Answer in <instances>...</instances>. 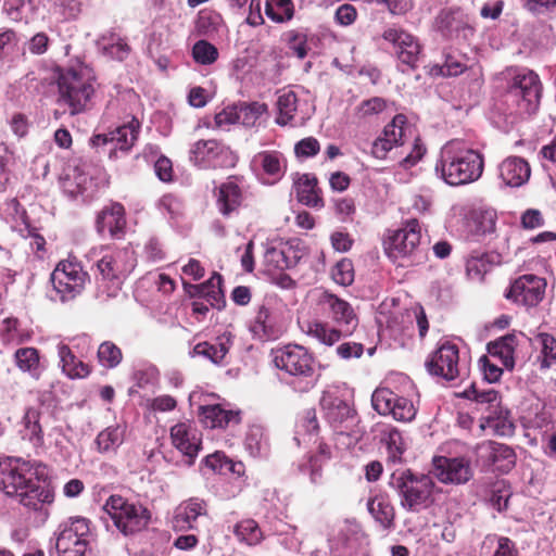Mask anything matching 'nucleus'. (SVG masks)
I'll return each mask as SVG.
<instances>
[{
    "instance_id": "39448f33",
    "label": "nucleus",
    "mask_w": 556,
    "mask_h": 556,
    "mask_svg": "<svg viewBox=\"0 0 556 556\" xmlns=\"http://www.w3.org/2000/svg\"><path fill=\"white\" fill-rule=\"evenodd\" d=\"M320 406L336 434L349 439L348 446L356 444L363 438L365 430L359 425V417L339 390L325 391L320 399Z\"/></svg>"
},
{
    "instance_id": "a18cd8bd",
    "label": "nucleus",
    "mask_w": 556,
    "mask_h": 556,
    "mask_svg": "<svg viewBox=\"0 0 556 556\" xmlns=\"http://www.w3.org/2000/svg\"><path fill=\"white\" fill-rule=\"evenodd\" d=\"M381 441L386 444L389 458L392 462H400L406 450V442L402 433L393 426H384L381 430Z\"/></svg>"
},
{
    "instance_id": "4be33fe9",
    "label": "nucleus",
    "mask_w": 556,
    "mask_h": 556,
    "mask_svg": "<svg viewBox=\"0 0 556 556\" xmlns=\"http://www.w3.org/2000/svg\"><path fill=\"white\" fill-rule=\"evenodd\" d=\"M139 129V122L132 119L129 124L116 127L106 134H98L91 138L94 147H109V155H116L117 150L128 151L135 143Z\"/></svg>"
},
{
    "instance_id": "6e6d98bb",
    "label": "nucleus",
    "mask_w": 556,
    "mask_h": 556,
    "mask_svg": "<svg viewBox=\"0 0 556 556\" xmlns=\"http://www.w3.org/2000/svg\"><path fill=\"white\" fill-rule=\"evenodd\" d=\"M235 534L240 541L245 542L248 545H256L263 540L262 530L252 519L240 521L235 527Z\"/></svg>"
},
{
    "instance_id": "9d476101",
    "label": "nucleus",
    "mask_w": 556,
    "mask_h": 556,
    "mask_svg": "<svg viewBox=\"0 0 556 556\" xmlns=\"http://www.w3.org/2000/svg\"><path fill=\"white\" fill-rule=\"evenodd\" d=\"M391 485L401 496V505L405 509L418 511L429 501L434 483L429 476H415L412 471L405 470L397 475L393 473Z\"/></svg>"
},
{
    "instance_id": "58836bf2",
    "label": "nucleus",
    "mask_w": 556,
    "mask_h": 556,
    "mask_svg": "<svg viewBox=\"0 0 556 556\" xmlns=\"http://www.w3.org/2000/svg\"><path fill=\"white\" fill-rule=\"evenodd\" d=\"M518 345L516 334H506L488 344V352L491 356L497 357L507 369L515 366V350Z\"/></svg>"
},
{
    "instance_id": "3c124183",
    "label": "nucleus",
    "mask_w": 556,
    "mask_h": 556,
    "mask_svg": "<svg viewBox=\"0 0 556 556\" xmlns=\"http://www.w3.org/2000/svg\"><path fill=\"white\" fill-rule=\"evenodd\" d=\"M464 396L472 400L480 405H485V412L501 404L498 392L493 388L479 389L476 384H471L464 391Z\"/></svg>"
},
{
    "instance_id": "09e8293b",
    "label": "nucleus",
    "mask_w": 556,
    "mask_h": 556,
    "mask_svg": "<svg viewBox=\"0 0 556 556\" xmlns=\"http://www.w3.org/2000/svg\"><path fill=\"white\" fill-rule=\"evenodd\" d=\"M330 456V447L320 442L318 445V454L311 456L307 463L300 466V470L309 476L312 483L317 484L321 479L323 462L329 459Z\"/></svg>"
},
{
    "instance_id": "dca6fc26",
    "label": "nucleus",
    "mask_w": 556,
    "mask_h": 556,
    "mask_svg": "<svg viewBox=\"0 0 556 556\" xmlns=\"http://www.w3.org/2000/svg\"><path fill=\"white\" fill-rule=\"evenodd\" d=\"M414 128L404 114H396L383 128L382 136L378 137L371 146V153L376 159H386L388 152L396 146H404L407 138L413 137Z\"/></svg>"
},
{
    "instance_id": "e433bc0d",
    "label": "nucleus",
    "mask_w": 556,
    "mask_h": 556,
    "mask_svg": "<svg viewBox=\"0 0 556 556\" xmlns=\"http://www.w3.org/2000/svg\"><path fill=\"white\" fill-rule=\"evenodd\" d=\"M296 198L302 204L319 208L324 206L317 179L308 174L302 175L295 182Z\"/></svg>"
},
{
    "instance_id": "bb28decb",
    "label": "nucleus",
    "mask_w": 556,
    "mask_h": 556,
    "mask_svg": "<svg viewBox=\"0 0 556 556\" xmlns=\"http://www.w3.org/2000/svg\"><path fill=\"white\" fill-rule=\"evenodd\" d=\"M61 187L67 197H81L84 201L91 199L96 191L93 179L80 167L68 168L61 178Z\"/></svg>"
},
{
    "instance_id": "9b49d317",
    "label": "nucleus",
    "mask_w": 556,
    "mask_h": 556,
    "mask_svg": "<svg viewBox=\"0 0 556 556\" xmlns=\"http://www.w3.org/2000/svg\"><path fill=\"white\" fill-rule=\"evenodd\" d=\"M88 279V273L76 258L60 261L50 277L55 292L54 299L61 302L74 300L84 291Z\"/></svg>"
},
{
    "instance_id": "bf43d9fd",
    "label": "nucleus",
    "mask_w": 556,
    "mask_h": 556,
    "mask_svg": "<svg viewBox=\"0 0 556 556\" xmlns=\"http://www.w3.org/2000/svg\"><path fill=\"white\" fill-rule=\"evenodd\" d=\"M277 543L289 553L300 552L302 541L296 535V528L292 526H283V529L277 530Z\"/></svg>"
},
{
    "instance_id": "052dcab7",
    "label": "nucleus",
    "mask_w": 556,
    "mask_h": 556,
    "mask_svg": "<svg viewBox=\"0 0 556 556\" xmlns=\"http://www.w3.org/2000/svg\"><path fill=\"white\" fill-rule=\"evenodd\" d=\"M332 279L340 286H350L354 280L353 264L350 260H341L332 269Z\"/></svg>"
},
{
    "instance_id": "a211bd4d",
    "label": "nucleus",
    "mask_w": 556,
    "mask_h": 556,
    "mask_svg": "<svg viewBox=\"0 0 556 556\" xmlns=\"http://www.w3.org/2000/svg\"><path fill=\"white\" fill-rule=\"evenodd\" d=\"M34 476L28 462L10 458L0 463V490L8 496L17 497Z\"/></svg>"
},
{
    "instance_id": "5701e85b",
    "label": "nucleus",
    "mask_w": 556,
    "mask_h": 556,
    "mask_svg": "<svg viewBox=\"0 0 556 556\" xmlns=\"http://www.w3.org/2000/svg\"><path fill=\"white\" fill-rule=\"evenodd\" d=\"M252 168L265 185L281 180L287 172V159L279 151H261L251 161Z\"/></svg>"
},
{
    "instance_id": "4468645a",
    "label": "nucleus",
    "mask_w": 556,
    "mask_h": 556,
    "mask_svg": "<svg viewBox=\"0 0 556 556\" xmlns=\"http://www.w3.org/2000/svg\"><path fill=\"white\" fill-rule=\"evenodd\" d=\"M250 331L263 341L278 339L285 331V318L280 305L271 299L261 304L251 321Z\"/></svg>"
},
{
    "instance_id": "f704fd0d",
    "label": "nucleus",
    "mask_w": 556,
    "mask_h": 556,
    "mask_svg": "<svg viewBox=\"0 0 556 556\" xmlns=\"http://www.w3.org/2000/svg\"><path fill=\"white\" fill-rule=\"evenodd\" d=\"M17 498L25 507L33 510H43L46 505H50L54 501V493L48 485L40 484L33 478Z\"/></svg>"
},
{
    "instance_id": "72a5a7b5",
    "label": "nucleus",
    "mask_w": 556,
    "mask_h": 556,
    "mask_svg": "<svg viewBox=\"0 0 556 556\" xmlns=\"http://www.w3.org/2000/svg\"><path fill=\"white\" fill-rule=\"evenodd\" d=\"M480 428L490 429L493 434L500 437H510L515 432V425L510 418L509 410L502 404L493 407L480 418Z\"/></svg>"
},
{
    "instance_id": "2f4dec72",
    "label": "nucleus",
    "mask_w": 556,
    "mask_h": 556,
    "mask_svg": "<svg viewBox=\"0 0 556 556\" xmlns=\"http://www.w3.org/2000/svg\"><path fill=\"white\" fill-rule=\"evenodd\" d=\"M498 173L506 186L520 187L529 180L531 169L525 159L509 156L500 164Z\"/></svg>"
},
{
    "instance_id": "c03bdc74",
    "label": "nucleus",
    "mask_w": 556,
    "mask_h": 556,
    "mask_svg": "<svg viewBox=\"0 0 556 556\" xmlns=\"http://www.w3.org/2000/svg\"><path fill=\"white\" fill-rule=\"evenodd\" d=\"M533 344L540 349V368L548 369L556 364V339L546 332L536 333Z\"/></svg>"
},
{
    "instance_id": "aec40b11",
    "label": "nucleus",
    "mask_w": 556,
    "mask_h": 556,
    "mask_svg": "<svg viewBox=\"0 0 556 556\" xmlns=\"http://www.w3.org/2000/svg\"><path fill=\"white\" fill-rule=\"evenodd\" d=\"M546 281L544 278L528 274L517 278L505 296L514 303L525 306H536L544 298Z\"/></svg>"
},
{
    "instance_id": "f3484780",
    "label": "nucleus",
    "mask_w": 556,
    "mask_h": 556,
    "mask_svg": "<svg viewBox=\"0 0 556 556\" xmlns=\"http://www.w3.org/2000/svg\"><path fill=\"white\" fill-rule=\"evenodd\" d=\"M382 38L393 45L397 60L402 66H406L401 67L403 73L417 67L421 58V46L415 36L401 28H388Z\"/></svg>"
},
{
    "instance_id": "c756f323",
    "label": "nucleus",
    "mask_w": 556,
    "mask_h": 556,
    "mask_svg": "<svg viewBox=\"0 0 556 556\" xmlns=\"http://www.w3.org/2000/svg\"><path fill=\"white\" fill-rule=\"evenodd\" d=\"M222 276L217 273H214L206 282L192 285L184 281L182 285L189 296L205 299L212 307L220 309L225 305V296L222 290Z\"/></svg>"
},
{
    "instance_id": "c9c22d12",
    "label": "nucleus",
    "mask_w": 556,
    "mask_h": 556,
    "mask_svg": "<svg viewBox=\"0 0 556 556\" xmlns=\"http://www.w3.org/2000/svg\"><path fill=\"white\" fill-rule=\"evenodd\" d=\"M232 343L230 333L217 337L216 343L200 342L190 352L191 356H202L215 365H222Z\"/></svg>"
},
{
    "instance_id": "13d9d810",
    "label": "nucleus",
    "mask_w": 556,
    "mask_h": 556,
    "mask_svg": "<svg viewBox=\"0 0 556 556\" xmlns=\"http://www.w3.org/2000/svg\"><path fill=\"white\" fill-rule=\"evenodd\" d=\"M98 358L102 366L115 368L123 358L121 349L113 342L105 341L98 349Z\"/></svg>"
},
{
    "instance_id": "b1692460",
    "label": "nucleus",
    "mask_w": 556,
    "mask_h": 556,
    "mask_svg": "<svg viewBox=\"0 0 556 556\" xmlns=\"http://www.w3.org/2000/svg\"><path fill=\"white\" fill-rule=\"evenodd\" d=\"M480 457L490 466L493 470L501 473L509 472L516 465V453L515 451L504 444L495 441H486L479 445Z\"/></svg>"
},
{
    "instance_id": "a19ab883",
    "label": "nucleus",
    "mask_w": 556,
    "mask_h": 556,
    "mask_svg": "<svg viewBox=\"0 0 556 556\" xmlns=\"http://www.w3.org/2000/svg\"><path fill=\"white\" fill-rule=\"evenodd\" d=\"M367 509L374 519L384 529H389L393 526L394 508L386 495L378 494L370 497L367 502Z\"/></svg>"
},
{
    "instance_id": "f8f14e48",
    "label": "nucleus",
    "mask_w": 556,
    "mask_h": 556,
    "mask_svg": "<svg viewBox=\"0 0 556 556\" xmlns=\"http://www.w3.org/2000/svg\"><path fill=\"white\" fill-rule=\"evenodd\" d=\"M54 534L55 548L60 556H87L90 535L87 518L70 517L59 525Z\"/></svg>"
},
{
    "instance_id": "5fc2aeb1",
    "label": "nucleus",
    "mask_w": 556,
    "mask_h": 556,
    "mask_svg": "<svg viewBox=\"0 0 556 556\" xmlns=\"http://www.w3.org/2000/svg\"><path fill=\"white\" fill-rule=\"evenodd\" d=\"M265 13L277 23L289 21L293 16L292 0H266Z\"/></svg>"
},
{
    "instance_id": "ea45409f",
    "label": "nucleus",
    "mask_w": 556,
    "mask_h": 556,
    "mask_svg": "<svg viewBox=\"0 0 556 556\" xmlns=\"http://www.w3.org/2000/svg\"><path fill=\"white\" fill-rule=\"evenodd\" d=\"M58 354L63 372L71 379L85 378L89 375L90 368L78 359L71 349L65 344H59Z\"/></svg>"
},
{
    "instance_id": "774afa93",
    "label": "nucleus",
    "mask_w": 556,
    "mask_h": 556,
    "mask_svg": "<svg viewBox=\"0 0 556 556\" xmlns=\"http://www.w3.org/2000/svg\"><path fill=\"white\" fill-rule=\"evenodd\" d=\"M426 148L419 138H415L409 152L401 161L404 168H410L416 165L425 155Z\"/></svg>"
},
{
    "instance_id": "6e6552de",
    "label": "nucleus",
    "mask_w": 556,
    "mask_h": 556,
    "mask_svg": "<svg viewBox=\"0 0 556 556\" xmlns=\"http://www.w3.org/2000/svg\"><path fill=\"white\" fill-rule=\"evenodd\" d=\"M137 264L135 251L131 248L118 249L104 254L98 262L97 268L103 282L98 285L96 296L106 301L116 296L123 281L135 269Z\"/></svg>"
},
{
    "instance_id": "20e7f679",
    "label": "nucleus",
    "mask_w": 556,
    "mask_h": 556,
    "mask_svg": "<svg viewBox=\"0 0 556 556\" xmlns=\"http://www.w3.org/2000/svg\"><path fill=\"white\" fill-rule=\"evenodd\" d=\"M59 103L68 108L71 115L84 112L94 93L93 76L85 65L60 71L58 76Z\"/></svg>"
},
{
    "instance_id": "864d4df0",
    "label": "nucleus",
    "mask_w": 556,
    "mask_h": 556,
    "mask_svg": "<svg viewBox=\"0 0 556 556\" xmlns=\"http://www.w3.org/2000/svg\"><path fill=\"white\" fill-rule=\"evenodd\" d=\"M238 105L239 123L251 127L267 112V105L261 102H240Z\"/></svg>"
},
{
    "instance_id": "4c0bfd02",
    "label": "nucleus",
    "mask_w": 556,
    "mask_h": 556,
    "mask_svg": "<svg viewBox=\"0 0 556 556\" xmlns=\"http://www.w3.org/2000/svg\"><path fill=\"white\" fill-rule=\"evenodd\" d=\"M201 419L207 428H225L230 424H239L238 412L226 410L220 405H208L201 407Z\"/></svg>"
},
{
    "instance_id": "1a4fd4ad",
    "label": "nucleus",
    "mask_w": 556,
    "mask_h": 556,
    "mask_svg": "<svg viewBox=\"0 0 556 556\" xmlns=\"http://www.w3.org/2000/svg\"><path fill=\"white\" fill-rule=\"evenodd\" d=\"M103 509L124 535H132L142 531L151 519V513L146 506L119 495L110 496Z\"/></svg>"
},
{
    "instance_id": "7ed1b4c3",
    "label": "nucleus",
    "mask_w": 556,
    "mask_h": 556,
    "mask_svg": "<svg viewBox=\"0 0 556 556\" xmlns=\"http://www.w3.org/2000/svg\"><path fill=\"white\" fill-rule=\"evenodd\" d=\"M503 103L510 115L523 116L536 112L542 94L539 75L527 67H508L503 73Z\"/></svg>"
},
{
    "instance_id": "393cba45",
    "label": "nucleus",
    "mask_w": 556,
    "mask_h": 556,
    "mask_svg": "<svg viewBox=\"0 0 556 556\" xmlns=\"http://www.w3.org/2000/svg\"><path fill=\"white\" fill-rule=\"evenodd\" d=\"M206 515L207 505L205 501L198 497H191L181 502L175 508L172 518L173 529L175 531L194 530L197 529V520Z\"/></svg>"
},
{
    "instance_id": "de8ad7c7",
    "label": "nucleus",
    "mask_w": 556,
    "mask_h": 556,
    "mask_svg": "<svg viewBox=\"0 0 556 556\" xmlns=\"http://www.w3.org/2000/svg\"><path fill=\"white\" fill-rule=\"evenodd\" d=\"M14 361L23 372H27L36 379L40 377L39 353L35 348L17 349L14 353Z\"/></svg>"
},
{
    "instance_id": "a878e982",
    "label": "nucleus",
    "mask_w": 556,
    "mask_h": 556,
    "mask_svg": "<svg viewBox=\"0 0 556 556\" xmlns=\"http://www.w3.org/2000/svg\"><path fill=\"white\" fill-rule=\"evenodd\" d=\"M170 439L173 445L188 457V465H191L201 446L199 430L191 424L179 422L172 427Z\"/></svg>"
},
{
    "instance_id": "8fccbe9b",
    "label": "nucleus",
    "mask_w": 556,
    "mask_h": 556,
    "mask_svg": "<svg viewBox=\"0 0 556 556\" xmlns=\"http://www.w3.org/2000/svg\"><path fill=\"white\" fill-rule=\"evenodd\" d=\"M244 445L251 456H266L269 445L264 429L261 426H251L247 432Z\"/></svg>"
},
{
    "instance_id": "f03ea898",
    "label": "nucleus",
    "mask_w": 556,
    "mask_h": 556,
    "mask_svg": "<svg viewBox=\"0 0 556 556\" xmlns=\"http://www.w3.org/2000/svg\"><path fill=\"white\" fill-rule=\"evenodd\" d=\"M483 156L464 142H446L437 159L434 172L450 186H463L478 180L483 172Z\"/></svg>"
},
{
    "instance_id": "412c9836",
    "label": "nucleus",
    "mask_w": 556,
    "mask_h": 556,
    "mask_svg": "<svg viewBox=\"0 0 556 556\" xmlns=\"http://www.w3.org/2000/svg\"><path fill=\"white\" fill-rule=\"evenodd\" d=\"M433 475L445 484H465L473 477L471 463L466 457L433 458Z\"/></svg>"
},
{
    "instance_id": "680f3d73",
    "label": "nucleus",
    "mask_w": 556,
    "mask_h": 556,
    "mask_svg": "<svg viewBox=\"0 0 556 556\" xmlns=\"http://www.w3.org/2000/svg\"><path fill=\"white\" fill-rule=\"evenodd\" d=\"M287 41L289 49L299 58L304 59L307 55V37L300 31H289L287 34Z\"/></svg>"
},
{
    "instance_id": "0e129e2a",
    "label": "nucleus",
    "mask_w": 556,
    "mask_h": 556,
    "mask_svg": "<svg viewBox=\"0 0 556 556\" xmlns=\"http://www.w3.org/2000/svg\"><path fill=\"white\" fill-rule=\"evenodd\" d=\"M333 204L336 215L343 223L350 220L351 217L355 214V203L351 198L336 199Z\"/></svg>"
},
{
    "instance_id": "473e14b6",
    "label": "nucleus",
    "mask_w": 556,
    "mask_h": 556,
    "mask_svg": "<svg viewBox=\"0 0 556 556\" xmlns=\"http://www.w3.org/2000/svg\"><path fill=\"white\" fill-rule=\"evenodd\" d=\"M126 225L125 211L122 204L113 203L104 207L98 215L96 227L98 232H109L111 237L119 238Z\"/></svg>"
},
{
    "instance_id": "79ce46f5",
    "label": "nucleus",
    "mask_w": 556,
    "mask_h": 556,
    "mask_svg": "<svg viewBox=\"0 0 556 556\" xmlns=\"http://www.w3.org/2000/svg\"><path fill=\"white\" fill-rule=\"evenodd\" d=\"M39 421V410L33 407L27 408L22 419L21 434L36 447L43 445V432Z\"/></svg>"
},
{
    "instance_id": "e2e57ef3",
    "label": "nucleus",
    "mask_w": 556,
    "mask_h": 556,
    "mask_svg": "<svg viewBox=\"0 0 556 556\" xmlns=\"http://www.w3.org/2000/svg\"><path fill=\"white\" fill-rule=\"evenodd\" d=\"M320 150L319 142L314 137H307L295 143L294 152L298 157L315 156Z\"/></svg>"
},
{
    "instance_id": "37998d69",
    "label": "nucleus",
    "mask_w": 556,
    "mask_h": 556,
    "mask_svg": "<svg viewBox=\"0 0 556 556\" xmlns=\"http://www.w3.org/2000/svg\"><path fill=\"white\" fill-rule=\"evenodd\" d=\"M125 428L121 425L110 426L98 433L97 450L100 453L115 452L124 442Z\"/></svg>"
},
{
    "instance_id": "0eeeda50",
    "label": "nucleus",
    "mask_w": 556,
    "mask_h": 556,
    "mask_svg": "<svg viewBox=\"0 0 556 556\" xmlns=\"http://www.w3.org/2000/svg\"><path fill=\"white\" fill-rule=\"evenodd\" d=\"M274 363L277 368L292 377L289 384L298 392H308L318 379L314 357L302 345L288 344L277 350Z\"/></svg>"
},
{
    "instance_id": "6ab92c4d",
    "label": "nucleus",
    "mask_w": 556,
    "mask_h": 556,
    "mask_svg": "<svg viewBox=\"0 0 556 556\" xmlns=\"http://www.w3.org/2000/svg\"><path fill=\"white\" fill-rule=\"evenodd\" d=\"M427 370L430 375L441 377L447 381L460 376L458 348L446 341L442 343L427 359Z\"/></svg>"
},
{
    "instance_id": "7c9ffc66",
    "label": "nucleus",
    "mask_w": 556,
    "mask_h": 556,
    "mask_svg": "<svg viewBox=\"0 0 556 556\" xmlns=\"http://www.w3.org/2000/svg\"><path fill=\"white\" fill-rule=\"evenodd\" d=\"M300 258V252L290 242H279L268 247L264 254V263L268 270L291 268L298 264Z\"/></svg>"
},
{
    "instance_id": "f257e3e1",
    "label": "nucleus",
    "mask_w": 556,
    "mask_h": 556,
    "mask_svg": "<svg viewBox=\"0 0 556 556\" xmlns=\"http://www.w3.org/2000/svg\"><path fill=\"white\" fill-rule=\"evenodd\" d=\"M320 312L332 320L333 326L320 320L306 321L302 330L318 342L332 346L342 337L353 333L358 318L349 302L328 291L320 293L318 301Z\"/></svg>"
},
{
    "instance_id": "c85d7f7f",
    "label": "nucleus",
    "mask_w": 556,
    "mask_h": 556,
    "mask_svg": "<svg viewBox=\"0 0 556 556\" xmlns=\"http://www.w3.org/2000/svg\"><path fill=\"white\" fill-rule=\"evenodd\" d=\"M434 26L446 38L467 37V33L472 31L468 16L459 9L442 10L435 17Z\"/></svg>"
},
{
    "instance_id": "69168bd1",
    "label": "nucleus",
    "mask_w": 556,
    "mask_h": 556,
    "mask_svg": "<svg viewBox=\"0 0 556 556\" xmlns=\"http://www.w3.org/2000/svg\"><path fill=\"white\" fill-rule=\"evenodd\" d=\"M103 51L110 58L123 61L128 56L130 48L125 40L117 38L111 43L103 45Z\"/></svg>"
},
{
    "instance_id": "2eb2a0df",
    "label": "nucleus",
    "mask_w": 556,
    "mask_h": 556,
    "mask_svg": "<svg viewBox=\"0 0 556 556\" xmlns=\"http://www.w3.org/2000/svg\"><path fill=\"white\" fill-rule=\"evenodd\" d=\"M374 409L380 415H391L402 422L412 421L417 413L413 402L388 388L376 389L371 396Z\"/></svg>"
},
{
    "instance_id": "603ef678",
    "label": "nucleus",
    "mask_w": 556,
    "mask_h": 556,
    "mask_svg": "<svg viewBox=\"0 0 556 556\" xmlns=\"http://www.w3.org/2000/svg\"><path fill=\"white\" fill-rule=\"evenodd\" d=\"M492 263L486 253L475 252L466 262L467 276L471 280L482 281L484 275L490 270Z\"/></svg>"
},
{
    "instance_id": "ddd939ff",
    "label": "nucleus",
    "mask_w": 556,
    "mask_h": 556,
    "mask_svg": "<svg viewBox=\"0 0 556 556\" xmlns=\"http://www.w3.org/2000/svg\"><path fill=\"white\" fill-rule=\"evenodd\" d=\"M189 160L202 168L232 167L237 162L235 153L215 139L199 140L191 144Z\"/></svg>"
},
{
    "instance_id": "cd10ccee",
    "label": "nucleus",
    "mask_w": 556,
    "mask_h": 556,
    "mask_svg": "<svg viewBox=\"0 0 556 556\" xmlns=\"http://www.w3.org/2000/svg\"><path fill=\"white\" fill-rule=\"evenodd\" d=\"M216 197L218 211L225 217H229L238 211L243 202V179L238 176L228 177L219 186Z\"/></svg>"
},
{
    "instance_id": "4d7b16f0",
    "label": "nucleus",
    "mask_w": 556,
    "mask_h": 556,
    "mask_svg": "<svg viewBox=\"0 0 556 556\" xmlns=\"http://www.w3.org/2000/svg\"><path fill=\"white\" fill-rule=\"evenodd\" d=\"M192 56L201 65H211L218 59V50L211 42L199 40L193 45Z\"/></svg>"
},
{
    "instance_id": "423d86ee",
    "label": "nucleus",
    "mask_w": 556,
    "mask_h": 556,
    "mask_svg": "<svg viewBox=\"0 0 556 556\" xmlns=\"http://www.w3.org/2000/svg\"><path fill=\"white\" fill-rule=\"evenodd\" d=\"M384 252L400 266H414L427 258V249L421 243V226L417 219L407 220L383 242Z\"/></svg>"
},
{
    "instance_id": "49530a36",
    "label": "nucleus",
    "mask_w": 556,
    "mask_h": 556,
    "mask_svg": "<svg viewBox=\"0 0 556 556\" xmlns=\"http://www.w3.org/2000/svg\"><path fill=\"white\" fill-rule=\"evenodd\" d=\"M278 117L276 118L277 124L287 125L291 122L299 111V99L294 91L282 90L278 97Z\"/></svg>"
},
{
    "instance_id": "338daca9",
    "label": "nucleus",
    "mask_w": 556,
    "mask_h": 556,
    "mask_svg": "<svg viewBox=\"0 0 556 556\" xmlns=\"http://www.w3.org/2000/svg\"><path fill=\"white\" fill-rule=\"evenodd\" d=\"M426 148L419 138H415L409 152L401 161L404 168H410L416 165L425 155Z\"/></svg>"
}]
</instances>
